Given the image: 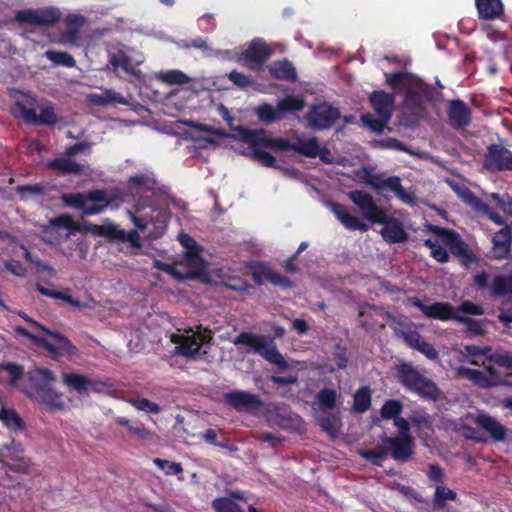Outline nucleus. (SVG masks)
<instances>
[{"label":"nucleus","mask_w":512,"mask_h":512,"mask_svg":"<svg viewBox=\"0 0 512 512\" xmlns=\"http://www.w3.org/2000/svg\"><path fill=\"white\" fill-rule=\"evenodd\" d=\"M353 203L360 209L363 216L372 223L384 224L380 234L389 243H401L408 238L403 225L390 218L386 211L379 207L371 194H349Z\"/></svg>","instance_id":"obj_1"},{"label":"nucleus","mask_w":512,"mask_h":512,"mask_svg":"<svg viewBox=\"0 0 512 512\" xmlns=\"http://www.w3.org/2000/svg\"><path fill=\"white\" fill-rule=\"evenodd\" d=\"M435 100V90L432 86L416 78L413 85L406 90L402 119L405 125H417L426 114V102Z\"/></svg>","instance_id":"obj_2"},{"label":"nucleus","mask_w":512,"mask_h":512,"mask_svg":"<svg viewBox=\"0 0 512 512\" xmlns=\"http://www.w3.org/2000/svg\"><path fill=\"white\" fill-rule=\"evenodd\" d=\"M244 137L251 143L271 146L274 151H293L302 156L315 158L319 154V142L316 137L307 140L298 139L293 143L282 137H273L267 130L246 132Z\"/></svg>","instance_id":"obj_3"},{"label":"nucleus","mask_w":512,"mask_h":512,"mask_svg":"<svg viewBox=\"0 0 512 512\" xmlns=\"http://www.w3.org/2000/svg\"><path fill=\"white\" fill-rule=\"evenodd\" d=\"M396 374L399 382L406 389L416 393L419 397L432 401L439 399L441 390L423 371L413 365L408 363L398 365Z\"/></svg>","instance_id":"obj_4"},{"label":"nucleus","mask_w":512,"mask_h":512,"mask_svg":"<svg viewBox=\"0 0 512 512\" xmlns=\"http://www.w3.org/2000/svg\"><path fill=\"white\" fill-rule=\"evenodd\" d=\"M235 346H247L265 360L277 366L279 371L285 372L289 369V365L278 351L273 339L264 335H257L250 332H241L234 340Z\"/></svg>","instance_id":"obj_5"},{"label":"nucleus","mask_w":512,"mask_h":512,"mask_svg":"<svg viewBox=\"0 0 512 512\" xmlns=\"http://www.w3.org/2000/svg\"><path fill=\"white\" fill-rule=\"evenodd\" d=\"M198 331L188 330L184 333H172L170 341L175 344L174 353L189 359H195L200 348L210 344L213 339L212 331L208 328L198 327Z\"/></svg>","instance_id":"obj_6"},{"label":"nucleus","mask_w":512,"mask_h":512,"mask_svg":"<svg viewBox=\"0 0 512 512\" xmlns=\"http://www.w3.org/2000/svg\"><path fill=\"white\" fill-rule=\"evenodd\" d=\"M483 366V370H476L461 366L457 369V375L470 380L481 388H491L502 385L512 386V383L505 380L494 366L486 364Z\"/></svg>","instance_id":"obj_7"},{"label":"nucleus","mask_w":512,"mask_h":512,"mask_svg":"<svg viewBox=\"0 0 512 512\" xmlns=\"http://www.w3.org/2000/svg\"><path fill=\"white\" fill-rule=\"evenodd\" d=\"M64 202L85 215L97 214L110 203L106 194H62Z\"/></svg>","instance_id":"obj_8"},{"label":"nucleus","mask_w":512,"mask_h":512,"mask_svg":"<svg viewBox=\"0 0 512 512\" xmlns=\"http://www.w3.org/2000/svg\"><path fill=\"white\" fill-rule=\"evenodd\" d=\"M340 116L341 114L338 108L323 102L315 104L310 108L306 114V120L309 127L315 130H326L331 128Z\"/></svg>","instance_id":"obj_9"},{"label":"nucleus","mask_w":512,"mask_h":512,"mask_svg":"<svg viewBox=\"0 0 512 512\" xmlns=\"http://www.w3.org/2000/svg\"><path fill=\"white\" fill-rule=\"evenodd\" d=\"M483 166L491 172L512 171V151L500 144H490L484 154Z\"/></svg>","instance_id":"obj_10"},{"label":"nucleus","mask_w":512,"mask_h":512,"mask_svg":"<svg viewBox=\"0 0 512 512\" xmlns=\"http://www.w3.org/2000/svg\"><path fill=\"white\" fill-rule=\"evenodd\" d=\"M363 182L378 192H406L401 186L398 176L388 175L387 172L375 173L372 168H363Z\"/></svg>","instance_id":"obj_11"},{"label":"nucleus","mask_w":512,"mask_h":512,"mask_svg":"<svg viewBox=\"0 0 512 512\" xmlns=\"http://www.w3.org/2000/svg\"><path fill=\"white\" fill-rule=\"evenodd\" d=\"M432 230L434 234L441 238L444 244L449 246L450 252L460 258L464 266H469L474 261L467 244L461 240L457 233L439 226H434Z\"/></svg>","instance_id":"obj_12"},{"label":"nucleus","mask_w":512,"mask_h":512,"mask_svg":"<svg viewBox=\"0 0 512 512\" xmlns=\"http://www.w3.org/2000/svg\"><path fill=\"white\" fill-rule=\"evenodd\" d=\"M261 130H264V129L263 128L251 129V128H246L244 126H236V127L232 128L233 134L231 135V137L235 140H239V141H242V142L248 144L249 147L252 149L253 159L258 161L265 167L272 168V167L276 166V163H277L276 158L269 152H266L261 149V147L270 148V149H272V147L261 144V143H257V144L251 143L244 137V135L247 131L248 132H256V131H261Z\"/></svg>","instance_id":"obj_13"},{"label":"nucleus","mask_w":512,"mask_h":512,"mask_svg":"<svg viewBox=\"0 0 512 512\" xmlns=\"http://www.w3.org/2000/svg\"><path fill=\"white\" fill-rule=\"evenodd\" d=\"M126 186L130 190L145 192H168L169 190L151 169H144L131 175L126 181Z\"/></svg>","instance_id":"obj_14"},{"label":"nucleus","mask_w":512,"mask_h":512,"mask_svg":"<svg viewBox=\"0 0 512 512\" xmlns=\"http://www.w3.org/2000/svg\"><path fill=\"white\" fill-rule=\"evenodd\" d=\"M27 377L29 382L27 393L33 399L50 389L56 382L54 372L45 368H35L28 372Z\"/></svg>","instance_id":"obj_15"},{"label":"nucleus","mask_w":512,"mask_h":512,"mask_svg":"<svg viewBox=\"0 0 512 512\" xmlns=\"http://www.w3.org/2000/svg\"><path fill=\"white\" fill-rule=\"evenodd\" d=\"M382 442L387 446V452L390 451L392 458L396 461H408L413 454V437H385Z\"/></svg>","instance_id":"obj_16"},{"label":"nucleus","mask_w":512,"mask_h":512,"mask_svg":"<svg viewBox=\"0 0 512 512\" xmlns=\"http://www.w3.org/2000/svg\"><path fill=\"white\" fill-rule=\"evenodd\" d=\"M447 117L448 123L452 128L461 129L470 124L471 109L460 99L450 100L448 102Z\"/></svg>","instance_id":"obj_17"},{"label":"nucleus","mask_w":512,"mask_h":512,"mask_svg":"<svg viewBox=\"0 0 512 512\" xmlns=\"http://www.w3.org/2000/svg\"><path fill=\"white\" fill-rule=\"evenodd\" d=\"M492 257L496 260H511L512 231L504 227L496 232L492 238Z\"/></svg>","instance_id":"obj_18"},{"label":"nucleus","mask_w":512,"mask_h":512,"mask_svg":"<svg viewBox=\"0 0 512 512\" xmlns=\"http://www.w3.org/2000/svg\"><path fill=\"white\" fill-rule=\"evenodd\" d=\"M475 424L489 434L494 442H504L508 429L495 417L489 414H479L474 418Z\"/></svg>","instance_id":"obj_19"},{"label":"nucleus","mask_w":512,"mask_h":512,"mask_svg":"<svg viewBox=\"0 0 512 512\" xmlns=\"http://www.w3.org/2000/svg\"><path fill=\"white\" fill-rule=\"evenodd\" d=\"M63 383L77 391L79 394H83L88 391H100L105 386L102 381L93 380L87 376L73 372L63 374Z\"/></svg>","instance_id":"obj_20"},{"label":"nucleus","mask_w":512,"mask_h":512,"mask_svg":"<svg viewBox=\"0 0 512 512\" xmlns=\"http://www.w3.org/2000/svg\"><path fill=\"white\" fill-rule=\"evenodd\" d=\"M272 54L273 50L263 39L255 38L242 53V57L248 62L263 65Z\"/></svg>","instance_id":"obj_21"},{"label":"nucleus","mask_w":512,"mask_h":512,"mask_svg":"<svg viewBox=\"0 0 512 512\" xmlns=\"http://www.w3.org/2000/svg\"><path fill=\"white\" fill-rule=\"evenodd\" d=\"M369 101L376 115L391 119L395 102L394 93H387L382 90L373 91L369 96Z\"/></svg>","instance_id":"obj_22"},{"label":"nucleus","mask_w":512,"mask_h":512,"mask_svg":"<svg viewBox=\"0 0 512 512\" xmlns=\"http://www.w3.org/2000/svg\"><path fill=\"white\" fill-rule=\"evenodd\" d=\"M269 74L272 78L295 82L297 81V72L291 61L288 59L276 60L268 66Z\"/></svg>","instance_id":"obj_23"},{"label":"nucleus","mask_w":512,"mask_h":512,"mask_svg":"<svg viewBox=\"0 0 512 512\" xmlns=\"http://www.w3.org/2000/svg\"><path fill=\"white\" fill-rule=\"evenodd\" d=\"M328 206L331 208L332 212L335 214L337 219L349 230H360L365 232L368 230V226L362 222L358 217L351 215L344 206L328 202Z\"/></svg>","instance_id":"obj_24"},{"label":"nucleus","mask_w":512,"mask_h":512,"mask_svg":"<svg viewBox=\"0 0 512 512\" xmlns=\"http://www.w3.org/2000/svg\"><path fill=\"white\" fill-rule=\"evenodd\" d=\"M225 399L235 409L259 407L262 404L258 395L239 390L225 394Z\"/></svg>","instance_id":"obj_25"},{"label":"nucleus","mask_w":512,"mask_h":512,"mask_svg":"<svg viewBox=\"0 0 512 512\" xmlns=\"http://www.w3.org/2000/svg\"><path fill=\"white\" fill-rule=\"evenodd\" d=\"M405 342L413 349L424 354L428 359L434 360L438 358V352L428 342H426L418 332L410 331L402 333Z\"/></svg>","instance_id":"obj_26"},{"label":"nucleus","mask_w":512,"mask_h":512,"mask_svg":"<svg viewBox=\"0 0 512 512\" xmlns=\"http://www.w3.org/2000/svg\"><path fill=\"white\" fill-rule=\"evenodd\" d=\"M47 167L61 175H82L85 170L84 165L76 163L70 157L49 160Z\"/></svg>","instance_id":"obj_27"},{"label":"nucleus","mask_w":512,"mask_h":512,"mask_svg":"<svg viewBox=\"0 0 512 512\" xmlns=\"http://www.w3.org/2000/svg\"><path fill=\"white\" fill-rule=\"evenodd\" d=\"M475 6L480 19L494 20L504 13L501 0H475Z\"/></svg>","instance_id":"obj_28"},{"label":"nucleus","mask_w":512,"mask_h":512,"mask_svg":"<svg viewBox=\"0 0 512 512\" xmlns=\"http://www.w3.org/2000/svg\"><path fill=\"white\" fill-rule=\"evenodd\" d=\"M108 62L114 70L121 68L128 75H137L135 68L132 65V59L126 54L125 51L119 49L116 52L109 53Z\"/></svg>","instance_id":"obj_29"},{"label":"nucleus","mask_w":512,"mask_h":512,"mask_svg":"<svg viewBox=\"0 0 512 512\" xmlns=\"http://www.w3.org/2000/svg\"><path fill=\"white\" fill-rule=\"evenodd\" d=\"M508 294L512 296V272L496 275L491 282V295L503 297Z\"/></svg>","instance_id":"obj_30"},{"label":"nucleus","mask_w":512,"mask_h":512,"mask_svg":"<svg viewBox=\"0 0 512 512\" xmlns=\"http://www.w3.org/2000/svg\"><path fill=\"white\" fill-rule=\"evenodd\" d=\"M261 277L265 278L267 281L272 283L273 285L280 286L282 288H290L292 287V282L286 277L283 276L269 268H262L260 273H254L253 278L257 284H262Z\"/></svg>","instance_id":"obj_31"},{"label":"nucleus","mask_w":512,"mask_h":512,"mask_svg":"<svg viewBox=\"0 0 512 512\" xmlns=\"http://www.w3.org/2000/svg\"><path fill=\"white\" fill-rule=\"evenodd\" d=\"M386 83L389 85L394 91L400 92L404 89L405 86L411 84L413 85L414 76L408 72L398 71L395 73H384Z\"/></svg>","instance_id":"obj_32"},{"label":"nucleus","mask_w":512,"mask_h":512,"mask_svg":"<svg viewBox=\"0 0 512 512\" xmlns=\"http://www.w3.org/2000/svg\"><path fill=\"white\" fill-rule=\"evenodd\" d=\"M456 315L457 313L454 312V309L451 306V304L447 302H437L428 306L425 316L440 320H455Z\"/></svg>","instance_id":"obj_33"},{"label":"nucleus","mask_w":512,"mask_h":512,"mask_svg":"<svg viewBox=\"0 0 512 512\" xmlns=\"http://www.w3.org/2000/svg\"><path fill=\"white\" fill-rule=\"evenodd\" d=\"M37 26H50L57 23L61 18V12L58 8L47 6L35 9Z\"/></svg>","instance_id":"obj_34"},{"label":"nucleus","mask_w":512,"mask_h":512,"mask_svg":"<svg viewBox=\"0 0 512 512\" xmlns=\"http://www.w3.org/2000/svg\"><path fill=\"white\" fill-rule=\"evenodd\" d=\"M35 400L45 404L51 410L62 411L65 409L62 394L55 391L52 387L38 396Z\"/></svg>","instance_id":"obj_35"},{"label":"nucleus","mask_w":512,"mask_h":512,"mask_svg":"<svg viewBox=\"0 0 512 512\" xmlns=\"http://www.w3.org/2000/svg\"><path fill=\"white\" fill-rule=\"evenodd\" d=\"M65 22L66 30L63 33V37L69 42H74L78 37L80 28L85 22V18L82 15L68 14Z\"/></svg>","instance_id":"obj_36"},{"label":"nucleus","mask_w":512,"mask_h":512,"mask_svg":"<svg viewBox=\"0 0 512 512\" xmlns=\"http://www.w3.org/2000/svg\"><path fill=\"white\" fill-rule=\"evenodd\" d=\"M277 106L280 115L284 116L286 112L294 113L302 111L305 107V102L303 98L299 96L287 95L277 103Z\"/></svg>","instance_id":"obj_37"},{"label":"nucleus","mask_w":512,"mask_h":512,"mask_svg":"<svg viewBox=\"0 0 512 512\" xmlns=\"http://www.w3.org/2000/svg\"><path fill=\"white\" fill-rule=\"evenodd\" d=\"M91 100L94 104L99 106H106L110 103H117L127 105L128 100L121 94L114 92L111 89H106L102 94H93Z\"/></svg>","instance_id":"obj_38"},{"label":"nucleus","mask_w":512,"mask_h":512,"mask_svg":"<svg viewBox=\"0 0 512 512\" xmlns=\"http://www.w3.org/2000/svg\"><path fill=\"white\" fill-rule=\"evenodd\" d=\"M255 113L258 119L265 123H274L283 118V115H280L278 106L273 107L271 104L264 103L258 106L255 110Z\"/></svg>","instance_id":"obj_39"},{"label":"nucleus","mask_w":512,"mask_h":512,"mask_svg":"<svg viewBox=\"0 0 512 512\" xmlns=\"http://www.w3.org/2000/svg\"><path fill=\"white\" fill-rule=\"evenodd\" d=\"M46 59L50 60L57 66H63L72 68L76 66V61L74 57L68 52L64 51H56V50H47L44 53Z\"/></svg>","instance_id":"obj_40"},{"label":"nucleus","mask_w":512,"mask_h":512,"mask_svg":"<svg viewBox=\"0 0 512 512\" xmlns=\"http://www.w3.org/2000/svg\"><path fill=\"white\" fill-rule=\"evenodd\" d=\"M51 226L66 230V237L68 238L73 232L79 231V226L74 222L72 216L69 214H61L49 220Z\"/></svg>","instance_id":"obj_41"},{"label":"nucleus","mask_w":512,"mask_h":512,"mask_svg":"<svg viewBox=\"0 0 512 512\" xmlns=\"http://www.w3.org/2000/svg\"><path fill=\"white\" fill-rule=\"evenodd\" d=\"M456 497H457V495L453 490H451L443 485H436L435 493H434V497H433L434 508L443 509L446 506L447 500L454 501V500H456Z\"/></svg>","instance_id":"obj_42"},{"label":"nucleus","mask_w":512,"mask_h":512,"mask_svg":"<svg viewBox=\"0 0 512 512\" xmlns=\"http://www.w3.org/2000/svg\"><path fill=\"white\" fill-rule=\"evenodd\" d=\"M371 393L368 387H362L354 395L353 409L356 412L363 413L370 408Z\"/></svg>","instance_id":"obj_43"},{"label":"nucleus","mask_w":512,"mask_h":512,"mask_svg":"<svg viewBox=\"0 0 512 512\" xmlns=\"http://www.w3.org/2000/svg\"><path fill=\"white\" fill-rule=\"evenodd\" d=\"M35 288L36 290L44 295V296H48V297H51V298H54V299H57V300H63L67 303H69L70 305L76 307V308H82V307H85V304L77 301V300H74L71 295L67 294V293H64V292H56V291H51L45 287H43L41 284L37 283L35 285Z\"/></svg>","instance_id":"obj_44"},{"label":"nucleus","mask_w":512,"mask_h":512,"mask_svg":"<svg viewBox=\"0 0 512 512\" xmlns=\"http://www.w3.org/2000/svg\"><path fill=\"white\" fill-rule=\"evenodd\" d=\"M361 120L366 127L376 133L383 132L385 126L390 121V119H386L385 116H375L372 113L363 114Z\"/></svg>","instance_id":"obj_45"},{"label":"nucleus","mask_w":512,"mask_h":512,"mask_svg":"<svg viewBox=\"0 0 512 512\" xmlns=\"http://www.w3.org/2000/svg\"><path fill=\"white\" fill-rule=\"evenodd\" d=\"M0 421H2L8 428L14 430H22L24 428L22 419L12 409L2 408L0 410Z\"/></svg>","instance_id":"obj_46"},{"label":"nucleus","mask_w":512,"mask_h":512,"mask_svg":"<svg viewBox=\"0 0 512 512\" xmlns=\"http://www.w3.org/2000/svg\"><path fill=\"white\" fill-rule=\"evenodd\" d=\"M359 454L363 459L375 465H381L387 456V446L383 443L375 449L360 451Z\"/></svg>","instance_id":"obj_47"},{"label":"nucleus","mask_w":512,"mask_h":512,"mask_svg":"<svg viewBox=\"0 0 512 512\" xmlns=\"http://www.w3.org/2000/svg\"><path fill=\"white\" fill-rule=\"evenodd\" d=\"M185 263L193 269V274H200L205 269V261L199 254V249L186 251L184 254Z\"/></svg>","instance_id":"obj_48"},{"label":"nucleus","mask_w":512,"mask_h":512,"mask_svg":"<svg viewBox=\"0 0 512 512\" xmlns=\"http://www.w3.org/2000/svg\"><path fill=\"white\" fill-rule=\"evenodd\" d=\"M3 457L9 458L13 461H19L23 463V465H18L17 468L20 469L26 465V462L23 457V448L20 444H16L12 442L10 445H5L2 449Z\"/></svg>","instance_id":"obj_49"},{"label":"nucleus","mask_w":512,"mask_h":512,"mask_svg":"<svg viewBox=\"0 0 512 512\" xmlns=\"http://www.w3.org/2000/svg\"><path fill=\"white\" fill-rule=\"evenodd\" d=\"M160 78L163 82L167 84H187L190 81L188 75L180 70H169L167 72L161 73Z\"/></svg>","instance_id":"obj_50"},{"label":"nucleus","mask_w":512,"mask_h":512,"mask_svg":"<svg viewBox=\"0 0 512 512\" xmlns=\"http://www.w3.org/2000/svg\"><path fill=\"white\" fill-rule=\"evenodd\" d=\"M128 402L139 411H146L153 414L161 412V407L147 398H133L129 399Z\"/></svg>","instance_id":"obj_51"},{"label":"nucleus","mask_w":512,"mask_h":512,"mask_svg":"<svg viewBox=\"0 0 512 512\" xmlns=\"http://www.w3.org/2000/svg\"><path fill=\"white\" fill-rule=\"evenodd\" d=\"M323 409H332L336 405L337 393L334 389H322L316 396Z\"/></svg>","instance_id":"obj_52"},{"label":"nucleus","mask_w":512,"mask_h":512,"mask_svg":"<svg viewBox=\"0 0 512 512\" xmlns=\"http://www.w3.org/2000/svg\"><path fill=\"white\" fill-rule=\"evenodd\" d=\"M487 361L498 364L501 367L512 368V353L508 351L496 350L487 356Z\"/></svg>","instance_id":"obj_53"},{"label":"nucleus","mask_w":512,"mask_h":512,"mask_svg":"<svg viewBox=\"0 0 512 512\" xmlns=\"http://www.w3.org/2000/svg\"><path fill=\"white\" fill-rule=\"evenodd\" d=\"M455 320L465 324L467 327V331L474 335H483L485 333L483 322L480 320L461 316L459 314L456 315Z\"/></svg>","instance_id":"obj_54"},{"label":"nucleus","mask_w":512,"mask_h":512,"mask_svg":"<svg viewBox=\"0 0 512 512\" xmlns=\"http://www.w3.org/2000/svg\"><path fill=\"white\" fill-rule=\"evenodd\" d=\"M402 404L398 400H388L381 408V416L384 419L396 418L402 411Z\"/></svg>","instance_id":"obj_55"},{"label":"nucleus","mask_w":512,"mask_h":512,"mask_svg":"<svg viewBox=\"0 0 512 512\" xmlns=\"http://www.w3.org/2000/svg\"><path fill=\"white\" fill-rule=\"evenodd\" d=\"M47 334L52 336L55 339L59 353H68V354L76 353V351H77L76 347L63 334L58 333V332H52L51 330H50V333H47Z\"/></svg>","instance_id":"obj_56"},{"label":"nucleus","mask_w":512,"mask_h":512,"mask_svg":"<svg viewBox=\"0 0 512 512\" xmlns=\"http://www.w3.org/2000/svg\"><path fill=\"white\" fill-rule=\"evenodd\" d=\"M216 512H243L238 504L229 498H217L212 502Z\"/></svg>","instance_id":"obj_57"},{"label":"nucleus","mask_w":512,"mask_h":512,"mask_svg":"<svg viewBox=\"0 0 512 512\" xmlns=\"http://www.w3.org/2000/svg\"><path fill=\"white\" fill-rule=\"evenodd\" d=\"M227 78L240 89H245L253 85V80L250 78V76L237 70H232L229 72L227 74Z\"/></svg>","instance_id":"obj_58"},{"label":"nucleus","mask_w":512,"mask_h":512,"mask_svg":"<svg viewBox=\"0 0 512 512\" xmlns=\"http://www.w3.org/2000/svg\"><path fill=\"white\" fill-rule=\"evenodd\" d=\"M99 234L109 238L110 240L121 241V239H124V230L120 229L117 225L113 223H108L107 225L100 226Z\"/></svg>","instance_id":"obj_59"},{"label":"nucleus","mask_w":512,"mask_h":512,"mask_svg":"<svg viewBox=\"0 0 512 512\" xmlns=\"http://www.w3.org/2000/svg\"><path fill=\"white\" fill-rule=\"evenodd\" d=\"M338 419L332 414H324L319 418V425L322 429L330 435H336L338 433Z\"/></svg>","instance_id":"obj_60"},{"label":"nucleus","mask_w":512,"mask_h":512,"mask_svg":"<svg viewBox=\"0 0 512 512\" xmlns=\"http://www.w3.org/2000/svg\"><path fill=\"white\" fill-rule=\"evenodd\" d=\"M424 244L431 250L433 258L436 259L438 262L445 263L448 261L449 255L445 248L438 245L431 239L425 240Z\"/></svg>","instance_id":"obj_61"},{"label":"nucleus","mask_w":512,"mask_h":512,"mask_svg":"<svg viewBox=\"0 0 512 512\" xmlns=\"http://www.w3.org/2000/svg\"><path fill=\"white\" fill-rule=\"evenodd\" d=\"M461 200L470 205L476 212L489 213V206L476 197L475 194H459Z\"/></svg>","instance_id":"obj_62"},{"label":"nucleus","mask_w":512,"mask_h":512,"mask_svg":"<svg viewBox=\"0 0 512 512\" xmlns=\"http://www.w3.org/2000/svg\"><path fill=\"white\" fill-rule=\"evenodd\" d=\"M16 107L19 111V116L24 120L26 124L37 126L38 114L36 109L27 107L21 103H17Z\"/></svg>","instance_id":"obj_63"},{"label":"nucleus","mask_w":512,"mask_h":512,"mask_svg":"<svg viewBox=\"0 0 512 512\" xmlns=\"http://www.w3.org/2000/svg\"><path fill=\"white\" fill-rule=\"evenodd\" d=\"M7 371L11 377V383L16 384L17 381L23 376V367L16 363L0 364V373Z\"/></svg>","instance_id":"obj_64"}]
</instances>
